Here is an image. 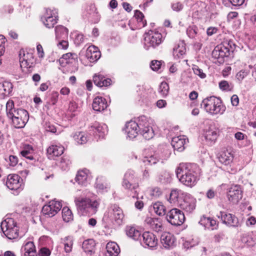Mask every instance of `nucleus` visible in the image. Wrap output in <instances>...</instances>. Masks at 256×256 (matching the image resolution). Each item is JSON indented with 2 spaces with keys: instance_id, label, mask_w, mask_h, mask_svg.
<instances>
[{
  "instance_id": "2eb2a0df",
  "label": "nucleus",
  "mask_w": 256,
  "mask_h": 256,
  "mask_svg": "<svg viewBox=\"0 0 256 256\" xmlns=\"http://www.w3.org/2000/svg\"><path fill=\"white\" fill-rule=\"evenodd\" d=\"M41 20L42 23L46 28H53L58 20V13L56 10L50 8L46 9L44 14L41 18Z\"/></svg>"
},
{
  "instance_id": "c9c22d12",
  "label": "nucleus",
  "mask_w": 256,
  "mask_h": 256,
  "mask_svg": "<svg viewBox=\"0 0 256 256\" xmlns=\"http://www.w3.org/2000/svg\"><path fill=\"white\" fill-rule=\"evenodd\" d=\"M126 235L134 240H140L141 241V232L135 227L128 226L126 228Z\"/></svg>"
},
{
  "instance_id": "0e129e2a",
  "label": "nucleus",
  "mask_w": 256,
  "mask_h": 256,
  "mask_svg": "<svg viewBox=\"0 0 256 256\" xmlns=\"http://www.w3.org/2000/svg\"><path fill=\"white\" fill-rule=\"evenodd\" d=\"M84 41V36L82 34H78L75 38L74 42L77 45H79Z\"/></svg>"
},
{
  "instance_id": "69168bd1",
  "label": "nucleus",
  "mask_w": 256,
  "mask_h": 256,
  "mask_svg": "<svg viewBox=\"0 0 256 256\" xmlns=\"http://www.w3.org/2000/svg\"><path fill=\"white\" fill-rule=\"evenodd\" d=\"M256 223V218L253 216H250L246 221L247 226H252Z\"/></svg>"
},
{
  "instance_id": "338daca9",
  "label": "nucleus",
  "mask_w": 256,
  "mask_h": 256,
  "mask_svg": "<svg viewBox=\"0 0 256 256\" xmlns=\"http://www.w3.org/2000/svg\"><path fill=\"white\" fill-rule=\"evenodd\" d=\"M218 31V28L216 27H210L207 29L206 34L208 36H212L214 34H216Z\"/></svg>"
},
{
  "instance_id": "4d7b16f0",
  "label": "nucleus",
  "mask_w": 256,
  "mask_h": 256,
  "mask_svg": "<svg viewBox=\"0 0 256 256\" xmlns=\"http://www.w3.org/2000/svg\"><path fill=\"white\" fill-rule=\"evenodd\" d=\"M192 69L195 74L198 76L202 78H206V74L203 72V70L200 68L198 66H194Z\"/></svg>"
},
{
  "instance_id": "13d9d810",
  "label": "nucleus",
  "mask_w": 256,
  "mask_h": 256,
  "mask_svg": "<svg viewBox=\"0 0 256 256\" xmlns=\"http://www.w3.org/2000/svg\"><path fill=\"white\" fill-rule=\"evenodd\" d=\"M172 8L176 12H180L183 8V5L180 2H176L172 4Z\"/></svg>"
},
{
  "instance_id": "603ef678",
  "label": "nucleus",
  "mask_w": 256,
  "mask_h": 256,
  "mask_svg": "<svg viewBox=\"0 0 256 256\" xmlns=\"http://www.w3.org/2000/svg\"><path fill=\"white\" fill-rule=\"evenodd\" d=\"M220 88L222 90L230 91L232 90L233 86L231 84H229L226 80H222L219 83Z\"/></svg>"
},
{
  "instance_id": "473e14b6",
  "label": "nucleus",
  "mask_w": 256,
  "mask_h": 256,
  "mask_svg": "<svg viewBox=\"0 0 256 256\" xmlns=\"http://www.w3.org/2000/svg\"><path fill=\"white\" fill-rule=\"evenodd\" d=\"M106 256H117L120 252L119 246L114 242H108L106 246Z\"/></svg>"
},
{
  "instance_id": "864d4df0",
  "label": "nucleus",
  "mask_w": 256,
  "mask_h": 256,
  "mask_svg": "<svg viewBox=\"0 0 256 256\" xmlns=\"http://www.w3.org/2000/svg\"><path fill=\"white\" fill-rule=\"evenodd\" d=\"M249 74V71L246 70H242L238 72L236 74L237 80L242 82Z\"/></svg>"
},
{
  "instance_id": "cd10ccee",
  "label": "nucleus",
  "mask_w": 256,
  "mask_h": 256,
  "mask_svg": "<svg viewBox=\"0 0 256 256\" xmlns=\"http://www.w3.org/2000/svg\"><path fill=\"white\" fill-rule=\"evenodd\" d=\"M186 142H188V140L184 136H176L172 139V146L175 150L182 152L184 150V145Z\"/></svg>"
},
{
  "instance_id": "f8f14e48",
  "label": "nucleus",
  "mask_w": 256,
  "mask_h": 256,
  "mask_svg": "<svg viewBox=\"0 0 256 256\" xmlns=\"http://www.w3.org/2000/svg\"><path fill=\"white\" fill-rule=\"evenodd\" d=\"M166 220L172 224L180 226L185 220L184 212L178 208H172L166 214Z\"/></svg>"
},
{
  "instance_id": "72a5a7b5",
  "label": "nucleus",
  "mask_w": 256,
  "mask_h": 256,
  "mask_svg": "<svg viewBox=\"0 0 256 256\" xmlns=\"http://www.w3.org/2000/svg\"><path fill=\"white\" fill-rule=\"evenodd\" d=\"M12 84L8 82H0V98H4L5 96H8L12 92Z\"/></svg>"
},
{
  "instance_id": "37998d69",
  "label": "nucleus",
  "mask_w": 256,
  "mask_h": 256,
  "mask_svg": "<svg viewBox=\"0 0 256 256\" xmlns=\"http://www.w3.org/2000/svg\"><path fill=\"white\" fill-rule=\"evenodd\" d=\"M154 212L158 216H164L166 214V208L162 202H158L153 205Z\"/></svg>"
},
{
  "instance_id": "bf43d9fd",
  "label": "nucleus",
  "mask_w": 256,
  "mask_h": 256,
  "mask_svg": "<svg viewBox=\"0 0 256 256\" xmlns=\"http://www.w3.org/2000/svg\"><path fill=\"white\" fill-rule=\"evenodd\" d=\"M50 250L46 248H42L38 252L39 256H50Z\"/></svg>"
},
{
  "instance_id": "ea45409f",
  "label": "nucleus",
  "mask_w": 256,
  "mask_h": 256,
  "mask_svg": "<svg viewBox=\"0 0 256 256\" xmlns=\"http://www.w3.org/2000/svg\"><path fill=\"white\" fill-rule=\"evenodd\" d=\"M64 245V250L66 252L69 253L72 250L73 245V238L72 236H68L62 239Z\"/></svg>"
},
{
  "instance_id": "39448f33",
  "label": "nucleus",
  "mask_w": 256,
  "mask_h": 256,
  "mask_svg": "<svg viewBox=\"0 0 256 256\" xmlns=\"http://www.w3.org/2000/svg\"><path fill=\"white\" fill-rule=\"evenodd\" d=\"M201 106L211 115L222 114L226 111V106L221 100L214 96L207 97L203 100Z\"/></svg>"
},
{
  "instance_id": "79ce46f5",
  "label": "nucleus",
  "mask_w": 256,
  "mask_h": 256,
  "mask_svg": "<svg viewBox=\"0 0 256 256\" xmlns=\"http://www.w3.org/2000/svg\"><path fill=\"white\" fill-rule=\"evenodd\" d=\"M34 149L32 146L28 145L26 146L24 149L21 151L20 154L22 156L25 157L29 160H33L34 159L32 156Z\"/></svg>"
},
{
  "instance_id": "9b49d317",
  "label": "nucleus",
  "mask_w": 256,
  "mask_h": 256,
  "mask_svg": "<svg viewBox=\"0 0 256 256\" xmlns=\"http://www.w3.org/2000/svg\"><path fill=\"white\" fill-rule=\"evenodd\" d=\"M6 185L10 190L15 192V194H18L24 188L22 179L16 174H10L7 176Z\"/></svg>"
},
{
  "instance_id": "c85d7f7f",
  "label": "nucleus",
  "mask_w": 256,
  "mask_h": 256,
  "mask_svg": "<svg viewBox=\"0 0 256 256\" xmlns=\"http://www.w3.org/2000/svg\"><path fill=\"white\" fill-rule=\"evenodd\" d=\"M92 106L94 110L102 112L106 108L108 104L105 98L98 96L94 99Z\"/></svg>"
},
{
  "instance_id": "f704fd0d",
  "label": "nucleus",
  "mask_w": 256,
  "mask_h": 256,
  "mask_svg": "<svg viewBox=\"0 0 256 256\" xmlns=\"http://www.w3.org/2000/svg\"><path fill=\"white\" fill-rule=\"evenodd\" d=\"M93 81L96 86L102 87L110 86L112 80L110 78H106L102 74H98L93 76Z\"/></svg>"
},
{
  "instance_id": "b1692460",
  "label": "nucleus",
  "mask_w": 256,
  "mask_h": 256,
  "mask_svg": "<svg viewBox=\"0 0 256 256\" xmlns=\"http://www.w3.org/2000/svg\"><path fill=\"white\" fill-rule=\"evenodd\" d=\"M64 150V147L61 145L52 144L47 148L48 157L49 159H54L62 155Z\"/></svg>"
},
{
  "instance_id": "680f3d73",
  "label": "nucleus",
  "mask_w": 256,
  "mask_h": 256,
  "mask_svg": "<svg viewBox=\"0 0 256 256\" xmlns=\"http://www.w3.org/2000/svg\"><path fill=\"white\" fill-rule=\"evenodd\" d=\"M45 128L46 131L50 132L52 133H54L56 132V128L55 126L53 124H50V123H46Z\"/></svg>"
},
{
  "instance_id": "a19ab883",
  "label": "nucleus",
  "mask_w": 256,
  "mask_h": 256,
  "mask_svg": "<svg viewBox=\"0 0 256 256\" xmlns=\"http://www.w3.org/2000/svg\"><path fill=\"white\" fill-rule=\"evenodd\" d=\"M74 140L78 144H84L87 142L88 138L86 134L84 132H76L73 135Z\"/></svg>"
},
{
  "instance_id": "4468645a",
  "label": "nucleus",
  "mask_w": 256,
  "mask_h": 256,
  "mask_svg": "<svg viewBox=\"0 0 256 256\" xmlns=\"http://www.w3.org/2000/svg\"><path fill=\"white\" fill-rule=\"evenodd\" d=\"M162 41V36L158 32H152L144 38V48L148 50L150 48H156L160 44Z\"/></svg>"
},
{
  "instance_id": "774afa93",
  "label": "nucleus",
  "mask_w": 256,
  "mask_h": 256,
  "mask_svg": "<svg viewBox=\"0 0 256 256\" xmlns=\"http://www.w3.org/2000/svg\"><path fill=\"white\" fill-rule=\"evenodd\" d=\"M231 103L233 106H237L239 103V98L238 96L234 94L231 98Z\"/></svg>"
},
{
  "instance_id": "f03ea898",
  "label": "nucleus",
  "mask_w": 256,
  "mask_h": 256,
  "mask_svg": "<svg viewBox=\"0 0 256 256\" xmlns=\"http://www.w3.org/2000/svg\"><path fill=\"white\" fill-rule=\"evenodd\" d=\"M179 180L184 185L192 187L196 184L200 170L195 164H180L176 171Z\"/></svg>"
},
{
  "instance_id": "e433bc0d",
  "label": "nucleus",
  "mask_w": 256,
  "mask_h": 256,
  "mask_svg": "<svg viewBox=\"0 0 256 256\" xmlns=\"http://www.w3.org/2000/svg\"><path fill=\"white\" fill-rule=\"evenodd\" d=\"M55 33L56 39H64L68 36V30L66 27L59 25L56 27Z\"/></svg>"
},
{
  "instance_id": "6e6552de",
  "label": "nucleus",
  "mask_w": 256,
  "mask_h": 256,
  "mask_svg": "<svg viewBox=\"0 0 256 256\" xmlns=\"http://www.w3.org/2000/svg\"><path fill=\"white\" fill-rule=\"evenodd\" d=\"M170 152L166 146H160L150 154L144 158L142 162L145 165L156 164L158 162L166 160L170 156Z\"/></svg>"
},
{
  "instance_id": "8fccbe9b",
  "label": "nucleus",
  "mask_w": 256,
  "mask_h": 256,
  "mask_svg": "<svg viewBox=\"0 0 256 256\" xmlns=\"http://www.w3.org/2000/svg\"><path fill=\"white\" fill-rule=\"evenodd\" d=\"M186 34L191 38H194L198 34V28L195 26H190L186 30Z\"/></svg>"
},
{
  "instance_id": "7ed1b4c3",
  "label": "nucleus",
  "mask_w": 256,
  "mask_h": 256,
  "mask_svg": "<svg viewBox=\"0 0 256 256\" xmlns=\"http://www.w3.org/2000/svg\"><path fill=\"white\" fill-rule=\"evenodd\" d=\"M74 203L80 214L92 216L98 212L100 204V200L96 196L86 195L84 197H76Z\"/></svg>"
},
{
  "instance_id": "412c9836",
  "label": "nucleus",
  "mask_w": 256,
  "mask_h": 256,
  "mask_svg": "<svg viewBox=\"0 0 256 256\" xmlns=\"http://www.w3.org/2000/svg\"><path fill=\"white\" fill-rule=\"evenodd\" d=\"M187 192L181 190H173L170 193L168 200L172 204H178L180 205V203L184 198Z\"/></svg>"
},
{
  "instance_id": "393cba45",
  "label": "nucleus",
  "mask_w": 256,
  "mask_h": 256,
  "mask_svg": "<svg viewBox=\"0 0 256 256\" xmlns=\"http://www.w3.org/2000/svg\"><path fill=\"white\" fill-rule=\"evenodd\" d=\"M101 56L100 50L97 47L90 46L86 50V56L91 62H96Z\"/></svg>"
},
{
  "instance_id": "58836bf2",
  "label": "nucleus",
  "mask_w": 256,
  "mask_h": 256,
  "mask_svg": "<svg viewBox=\"0 0 256 256\" xmlns=\"http://www.w3.org/2000/svg\"><path fill=\"white\" fill-rule=\"evenodd\" d=\"M95 187L97 191L100 193L106 192L109 189L108 186L105 184L102 179L99 178H97L96 180Z\"/></svg>"
},
{
  "instance_id": "3c124183",
  "label": "nucleus",
  "mask_w": 256,
  "mask_h": 256,
  "mask_svg": "<svg viewBox=\"0 0 256 256\" xmlns=\"http://www.w3.org/2000/svg\"><path fill=\"white\" fill-rule=\"evenodd\" d=\"M70 164V162L68 157L64 156L61 158L59 166L64 170H66Z\"/></svg>"
},
{
  "instance_id": "9d476101",
  "label": "nucleus",
  "mask_w": 256,
  "mask_h": 256,
  "mask_svg": "<svg viewBox=\"0 0 256 256\" xmlns=\"http://www.w3.org/2000/svg\"><path fill=\"white\" fill-rule=\"evenodd\" d=\"M122 186L126 189L134 191V194L132 196L138 198V190L139 186L133 170H128L124 174Z\"/></svg>"
},
{
  "instance_id": "a211bd4d",
  "label": "nucleus",
  "mask_w": 256,
  "mask_h": 256,
  "mask_svg": "<svg viewBox=\"0 0 256 256\" xmlns=\"http://www.w3.org/2000/svg\"><path fill=\"white\" fill-rule=\"evenodd\" d=\"M88 130L90 134L96 138H104L108 132L107 126L105 124L96 122L91 124Z\"/></svg>"
},
{
  "instance_id": "de8ad7c7",
  "label": "nucleus",
  "mask_w": 256,
  "mask_h": 256,
  "mask_svg": "<svg viewBox=\"0 0 256 256\" xmlns=\"http://www.w3.org/2000/svg\"><path fill=\"white\" fill-rule=\"evenodd\" d=\"M186 52V48L183 44L181 46L178 45L176 48H174V55L178 58H180Z\"/></svg>"
},
{
  "instance_id": "5701e85b",
  "label": "nucleus",
  "mask_w": 256,
  "mask_h": 256,
  "mask_svg": "<svg viewBox=\"0 0 256 256\" xmlns=\"http://www.w3.org/2000/svg\"><path fill=\"white\" fill-rule=\"evenodd\" d=\"M33 58L32 54L23 52L22 56L20 52V62L21 68L23 71L24 68L28 69L32 66L33 62Z\"/></svg>"
},
{
  "instance_id": "e2e57ef3",
  "label": "nucleus",
  "mask_w": 256,
  "mask_h": 256,
  "mask_svg": "<svg viewBox=\"0 0 256 256\" xmlns=\"http://www.w3.org/2000/svg\"><path fill=\"white\" fill-rule=\"evenodd\" d=\"M10 165L14 166L16 165L18 162V158L16 156H9Z\"/></svg>"
},
{
  "instance_id": "f3484780",
  "label": "nucleus",
  "mask_w": 256,
  "mask_h": 256,
  "mask_svg": "<svg viewBox=\"0 0 256 256\" xmlns=\"http://www.w3.org/2000/svg\"><path fill=\"white\" fill-rule=\"evenodd\" d=\"M242 191L238 185L232 186L227 193L228 202L232 204H236L242 198Z\"/></svg>"
},
{
  "instance_id": "aec40b11",
  "label": "nucleus",
  "mask_w": 256,
  "mask_h": 256,
  "mask_svg": "<svg viewBox=\"0 0 256 256\" xmlns=\"http://www.w3.org/2000/svg\"><path fill=\"white\" fill-rule=\"evenodd\" d=\"M142 244L145 246L155 248L158 244V239L154 234L149 232H145L142 234Z\"/></svg>"
},
{
  "instance_id": "ddd939ff",
  "label": "nucleus",
  "mask_w": 256,
  "mask_h": 256,
  "mask_svg": "<svg viewBox=\"0 0 256 256\" xmlns=\"http://www.w3.org/2000/svg\"><path fill=\"white\" fill-rule=\"evenodd\" d=\"M62 208L60 202L52 200L45 204L42 208V212L48 217H52L59 212Z\"/></svg>"
},
{
  "instance_id": "4c0bfd02",
  "label": "nucleus",
  "mask_w": 256,
  "mask_h": 256,
  "mask_svg": "<svg viewBox=\"0 0 256 256\" xmlns=\"http://www.w3.org/2000/svg\"><path fill=\"white\" fill-rule=\"evenodd\" d=\"M95 246V242L93 239H88L84 240L82 245V248L88 254L93 252Z\"/></svg>"
},
{
  "instance_id": "c756f323",
  "label": "nucleus",
  "mask_w": 256,
  "mask_h": 256,
  "mask_svg": "<svg viewBox=\"0 0 256 256\" xmlns=\"http://www.w3.org/2000/svg\"><path fill=\"white\" fill-rule=\"evenodd\" d=\"M20 250L22 256H37L35 246L32 242H26Z\"/></svg>"
},
{
  "instance_id": "dca6fc26",
  "label": "nucleus",
  "mask_w": 256,
  "mask_h": 256,
  "mask_svg": "<svg viewBox=\"0 0 256 256\" xmlns=\"http://www.w3.org/2000/svg\"><path fill=\"white\" fill-rule=\"evenodd\" d=\"M217 216L220 218L224 224L228 226L238 227L240 225L238 218L232 214L220 212Z\"/></svg>"
},
{
  "instance_id": "0eeeda50",
  "label": "nucleus",
  "mask_w": 256,
  "mask_h": 256,
  "mask_svg": "<svg viewBox=\"0 0 256 256\" xmlns=\"http://www.w3.org/2000/svg\"><path fill=\"white\" fill-rule=\"evenodd\" d=\"M124 217L122 210L116 204H112L106 212L102 220L108 224H114L116 222L120 225Z\"/></svg>"
},
{
  "instance_id": "20e7f679",
  "label": "nucleus",
  "mask_w": 256,
  "mask_h": 256,
  "mask_svg": "<svg viewBox=\"0 0 256 256\" xmlns=\"http://www.w3.org/2000/svg\"><path fill=\"white\" fill-rule=\"evenodd\" d=\"M6 111L8 116L12 120L16 128H20L24 126L28 120V112L22 108H14V102L12 100L8 101L6 104Z\"/></svg>"
},
{
  "instance_id": "49530a36",
  "label": "nucleus",
  "mask_w": 256,
  "mask_h": 256,
  "mask_svg": "<svg viewBox=\"0 0 256 256\" xmlns=\"http://www.w3.org/2000/svg\"><path fill=\"white\" fill-rule=\"evenodd\" d=\"M134 16L137 20L139 26L144 27L146 26V22L144 20V15L140 11L138 10H135Z\"/></svg>"
},
{
  "instance_id": "7c9ffc66",
  "label": "nucleus",
  "mask_w": 256,
  "mask_h": 256,
  "mask_svg": "<svg viewBox=\"0 0 256 256\" xmlns=\"http://www.w3.org/2000/svg\"><path fill=\"white\" fill-rule=\"evenodd\" d=\"M219 162L225 165H230L233 161L234 156L228 150H224L219 152L217 156Z\"/></svg>"
},
{
  "instance_id": "1a4fd4ad",
  "label": "nucleus",
  "mask_w": 256,
  "mask_h": 256,
  "mask_svg": "<svg viewBox=\"0 0 256 256\" xmlns=\"http://www.w3.org/2000/svg\"><path fill=\"white\" fill-rule=\"evenodd\" d=\"M4 234L9 239H15L18 236V230L16 222L12 218H6L0 224Z\"/></svg>"
},
{
  "instance_id": "4be33fe9",
  "label": "nucleus",
  "mask_w": 256,
  "mask_h": 256,
  "mask_svg": "<svg viewBox=\"0 0 256 256\" xmlns=\"http://www.w3.org/2000/svg\"><path fill=\"white\" fill-rule=\"evenodd\" d=\"M90 179V175L89 170L87 169L78 171L75 178L78 184L82 186H86Z\"/></svg>"
},
{
  "instance_id": "a18cd8bd",
  "label": "nucleus",
  "mask_w": 256,
  "mask_h": 256,
  "mask_svg": "<svg viewBox=\"0 0 256 256\" xmlns=\"http://www.w3.org/2000/svg\"><path fill=\"white\" fill-rule=\"evenodd\" d=\"M206 140L212 144L215 142L218 136L216 131L213 130H209L206 131L204 136Z\"/></svg>"
},
{
  "instance_id": "5fc2aeb1",
  "label": "nucleus",
  "mask_w": 256,
  "mask_h": 256,
  "mask_svg": "<svg viewBox=\"0 0 256 256\" xmlns=\"http://www.w3.org/2000/svg\"><path fill=\"white\" fill-rule=\"evenodd\" d=\"M150 66L153 70L158 71L161 68L162 62L160 61L154 60L152 61Z\"/></svg>"
},
{
  "instance_id": "c03bdc74",
  "label": "nucleus",
  "mask_w": 256,
  "mask_h": 256,
  "mask_svg": "<svg viewBox=\"0 0 256 256\" xmlns=\"http://www.w3.org/2000/svg\"><path fill=\"white\" fill-rule=\"evenodd\" d=\"M73 214L71 210L67 206L64 207L62 210V218L63 220L68 222L73 220Z\"/></svg>"
},
{
  "instance_id": "a878e982",
  "label": "nucleus",
  "mask_w": 256,
  "mask_h": 256,
  "mask_svg": "<svg viewBox=\"0 0 256 256\" xmlns=\"http://www.w3.org/2000/svg\"><path fill=\"white\" fill-rule=\"evenodd\" d=\"M78 56L74 53L68 52L62 55L59 59L60 64L65 67L67 64H75L77 62Z\"/></svg>"
},
{
  "instance_id": "bb28decb",
  "label": "nucleus",
  "mask_w": 256,
  "mask_h": 256,
  "mask_svg": "<svg viewBox=\"0 0 256 256\" xmlns=\"http://www.w3.org/2000/svg\"><path fill=\"white\" fill-rule=\"evenodd\" d=\"M160 240L163 246L166 248L174 246L176 242L174 235L168 232H164L161 235Z\"/></svg>"
},
{
  "instance_id": "09e8293b",
  "label": "nucleus",
  "mask_w": 256,
  "mask_h": 256,
  "mask_svg": "<svg viewBox=\"0 0 256 256\" xmlns=\"http://www.w3.org/2000/svg\"><path fill=\"white\" fill-rule=\"evenodd\" d=\"M169 89V86L168 83L166 82H162L159 86L158 92L162 96L166 97L168 94Z\"/></svg>"
},
{
  "instance_id": "6e6d98bb",
  "label": "nucleus",
  "mask_w": 256,
  "mask_h": 256,
  "mask_svg": "<svg viewBox=\"0 0 256 256\" xmlns=\"http://www.w3.org/2000/svg\"><path fill=\"white\" fill-rule=\"evenodd\" d=\"M210 219V218L203 216L200 218L198 223L206 228H208Z\"/></svg>"
},
{
  "instance_id": "423d86ee",
  "label": "nucleus",
  "mask_w": 256,
  "mask_h": 256,
  "mask_svg": "<svg viewBox=\"0 0 256 256\" xmlns=\"http://www.w3.org/2000/svg\"><path fill=\"white\" fill-rule=\"evenodd\" d=\"M235 48V44L231 40L224 42L215 47L212 52V56L219 62L224 61V58L230 56Z\"/></svg>"
},
{
  "instance_id": "2f4dec72",
  "label": "nucleus",
  "mask_w": 256,
  "mask_h": 256,
  "mask_svg": "<svg viewBox=\"0 0 256 256\" xmlns=\"http://www.w3.org/2000/svg\"><path fill=\"white\" fill-rule=\"evenodd\" d=\"M144 223L147 226L156 232L161 231L162 230V224L158 218L147 217L144 220Z\"/></svg>"
},
{
  "instance_id": "052dcab7",
  "label": "nucleus",
  "mask_w": 256,
  "mask_h": 256,
  "mask_svg": "<svg viewBox=\"0 0 256 256\" xmlns=\"http://www.w3.org/2000/svg\"><path fill=\"white\" fill-rule=\"evenodd\" d=\"M68 43L67 40H60L57 44L58 47L60 49H66L68 47Z\"/></svg>"
},
{
  "instance_id": "f257e3e1",
  "label": "nucleus",
  "mask_w": 256,
  "mask_h": 256,
  "mask_svg": "<svg viewBox=\"0 0 256 256\" xmlns=\"http://www.w3.org/2000/svg\"><path fill=\"white\" fill-rule=\"evenodd\" d=\"M124 130L126 134V138L130 140L135 138L138 132L146 140H150L154 136V131L147 118L144 116L138 118V122L134 120L128 122Z\"/></svg>"
},
{
  "instance_id": "6ab92c4d",
  "label": "nucleus",
  "mask_w": 256,
  "mask_h": 256,
  "mask_svg": "<svg viewBox=\"0 0 256 256\" xmlns=\"http://www.w3.org/2000/svg\"><path fill=\"white\" fill-rule=\"evenodd\" d=\"M196 199L191 194L187 193L184 198L180 203V206L186 212L191 213L196 208Z\"/></svg>"
}]
</instances>
